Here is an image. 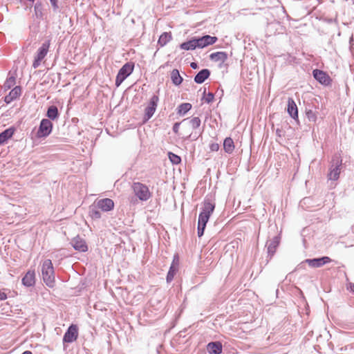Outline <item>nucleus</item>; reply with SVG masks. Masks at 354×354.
Masks as SVG:
<instances>
[{"mask_svg":"<svg viewBox=\"0 0 354 354\" xmlns=\"http://www.w3.org/2000/svg\"><path fill=\"white\" fill-rule=\"evenodd\" d=\"M215 208V204L210 201H205L202 203L201 212L198 216V236H202L204 234L205 228L207 223L208 222L211 214L213 213Z\"/></svg>","mask_w":354,"mask_h":354,"instance_id":"f257e3e1","label":"nucleus"},{"mask_svg":"<svg viewBox=\"0 0 354 354\" xmlns=\"http://www.w3.org/2000/svg\"><path fill=\"white\" fill-rule=\"evenodd\" d=\"M41 274L44 283L48 287H53L55 284L54 268L51 260L46 259L41 266Z\"/></svg>","mask_w":354,"mask_h":354,"instance_id":"f03ea898","label":"nucleus"},{"mask_svg":"<svg viewBox=\"0 0 354 354\" xmlns=\"http://www.w3.org/2000/svg\"><path fill=\"white\" fill-rule=\"evenodd\" d=\"M134 64L127 62L119 70L115 79V85L119 86L133 72Z\"/></svg>","mask_w":354,"mask_h":354,"instance_id":"7ed1b4c3","label":"nucleus"},{"mask_svg":"<svg viewBox=\"0 0 354 354\" xmlns=\"http://www.w3.org/2000/svg\"><path fill=\"white\" fill-rule=\"evenodd\" d=\"M132 189L138 199H149L151 197L149 187L141 183H133Z\"/></svg>","mask_w":354,"mask_h":354,"instance_id":"20e7f679","label":"nucleus"},{"mask_svg":"<svg viewBox=\"0 0 354 354\" xmlns=\"http://www.w3.org/2000/svg\"><path fill=\"white\" fill-rule=\"evenodd\" d=\"M342 162V159L338 156H335L333 158V162L330 168V171L329 174H328V180H336L339 178Z\"/></svg>","mask_w":354,"mask_h":354,"instance_id":"39448f33","label":"nucleus"},{"mask_svg":"<svg viewBox=\"0 0 354 354\" xmlns=\"http://www.w3.org/2000/svg\"><path fill=\"white\" fill-rule=\"evenodd\" d=\"M49 47L50 41L48 40L43 43L41 46L39 48L32 63V67L34 68H37L40 66L41 62L46 56L48 52Z\"/></svg>","mask_w":354,"mask_h":354,"instance_id":"423d86ee","label":"nucleus"},{"mask_svg":"<svg viewBox=\"0 0 354 354\" xmlns=\"http://www.w3.org/2000/svg\"><path fill=\"white\" fill-rule=\"evenodd\" d=\"M53 124L48 119H42L37 135L38 138L46 137L51 133Z\"/></svg>","mask_w":354,"mask_h":354,"instance_id":"0eeeda50","label":"nucleus"},{"mask_svg":"<svg viewBox=\"0 0 354 354\" xmlns=\"http://www.w3.org/2000/svg\"><path fill=\"white\" fill-rule=\"evenodd\" d=\"M78 336V328L76 325L72 324L68 328L63 337V342L71 343L75 341Z\"/></svg>","mask_w":354,"mask_h":354,"instance_id":"6e6552de","label":"nucleus"},{"mask_svg":"<svg viewBox=\"0 0 354 354\" xmlns=\"http://www.w3.org/2000/svg\"><path fill=\"white\" fill-rule=\"evenodd\" d=\"M332 261V259L328 257H322L316 259H306L305 262L312 268H319L322 266Z\"/></svg>","mask_w":354,"mask_h":354,"instance_id":"1a4fd4ad","label":"nucleus"},{"mask_svg":"<svg viewBox=\"0 0 354 354\" xmlns=\"http://www.w3.org/2000/svg\"><path fill=\"white\" fill-rule=\"evenodd\" d=\"M71 244L75 250L79 252H84L88 250V246L86 241L80 236L74 237L71 240Z\"/></svg>","mask_w":354,"mask_h":354,"instance_id":"9d476101","label":"nucleus"},{"mask_svg":"<svg viewBox=\"0 0 354 354\" xmlns=\"http://www.w3.org/2000/svg\"><path fill=\"white\" fill-rule=\"evenodd\" d=\"M314 78L317 80L319 83L324 85L330 84V77L324 71L318 69H315L313 71Z\"/></svg>","mask_w":354,"mask_h":354,"instance_id":"9b49d317","label":"nucleus"},{"mask_svg":"<svg viewBox=\"0 0 354 354\" xmlns=\"http://www.w3.org/2000/svg\"><path fill=\"white\" fill-rule=\"evenodd\" d=\"M158 102V97L156 95H153L151 100L149 106L145 109V115L147 116V119H149L152 117L153 115L157 103Z\"/></svg>","mask_w":354,"mask_h":354,"instance_id":"f8f14e48","label":"nucleus"},{"mask_svg":"<svg viewBox=\"0 0 354 354\" xmlns=\"http://www.w3.org/2000/svg\"><path fill=\"white\" fill-rule=\"evenodd\" d=\"M198 43V48H203L209 45L214 44L217 41L216 37H212L210 35H205L203 37L197 38Z\"/></svg>","mask_w":354,"mask_h":354,"instance_id":"ddd939ff","label":"nucleus"},{"mask_svg":"<svg viewBox=\"0 0 354 354\" xmlns=\"http://www.w3.org/2000/svg\"><path fill=\"white\" fill-rule=\"evenodd\" d=\"M22 284L26 287L33 286L35 283V270H29L26 272L21 280Z\"/></svg>","mask_w":354,"mask_h":354,"instance_id":"4468645a","label":"nucleus"},{"mask_svg":"<svg viewBox=\"0 0 354 354\" xmlns=\"http://www.w3.org/2000/svg\"><path fill=\"white\" fill-rule=\"evenodd\" d=\"M178 258L177 256H174L173 262L169 268V272L167 275V282L169 283L173 280L174 275L178 270Z\"/></svg>","mask_w":354,"mask_h":354,"instance_id":"2eb2a0df","label":"nucleus"},{"mask_svg":"<svg viewBox=\"0 0 354 354\" xmlns=\"http://www.w3.org/2000/svg\"><path fill=\"white\" fill-rule=\"evenodd\" d=\"M21 95V88L20 86H15L12 88L10 93L5 96L4 101L6 104L11 103L13 100L17 99Z\"/></svg>","mask_w":354,"mask_h":354,"instance_id":"dca6fc26","label":"nucleus"},{"mask_svg":"<svg viewBox=\"0 0 354 354\" xmlns=\"http://www.w3.org/2000/svg\"><path fill=\"white\" fill-rule=\"evenodd\" d=\"M280 242V237L275 236L272 240L267 243L268 253L272 257L276 251Z\"/></svg>","mask_w":354,"mask_h":354,"instance_id":"f3484780","label":"nucleus"},{"mask_svg":"<svg viewBox=\"0 0 354 354\" xmlns=\"http://www.w3.org/2000/svg\"><path fill=\"white\" fill-rule=\"evenodd\" d=\"M288 114L293 118H298V110L297 105L292 98H288Z\"/></svg>","mask_w":354,"mask_h":354,"instance_id":"a211bd4d","label":"nucleus"},{"mask_svg":"<svg viewBox=\"0 0 354 354\" xmlns=\"http://www.w3.org/2000/svg\"><path fill=\"white\" fill-rule=\"evenodd\" d=\"M207 349L210 354H221L222 352V344L219 342H209Z\"/></svg>","mask_w":354,"mask_h":354,"instance_id":"6ab92c4d","label":"nucleus"},{"mask_svg":"<svg viewBox=\"0 0 354 354\" xmlns=\"http://www.w3.org/2000/svg\"><path fill=\"white\" fill-rule=\"evenodd\" d=\"M209 75L210 71L208 69H203L196 75L194 82L197 84H202L209 77Z\"/></svg>","mask_w":354,"mask_h":354,"instance_id":"aec40b11","label":"nucleus"},{"mask_svg":"<svg viewBox=\"0 0 354 354\" xmlns=\"http://www.w3.org/2000/svg\"><path fill=\"white\" fill-rule=\"evenodd\" d=\"M97 206L103 212H107L112 209L114 207L113 201H97Z\"/></svg>","mask_w":354,"mask_h":354,"instance_id":"412c9836","label":"nucleus"},{"mask_svg":"<svg viewBox=\"0 0 354 354\" xmlns=\"http://www.w3.org/2000/svg\"><path fill=\"white\" fill-rule=\"evenodd\" d=\"M209 58L211 60L214 62H220L221 63H224L227 59V54L225 52H216L213 53L209 55Z\"/></svg>","mask_w":354,"mask_h":354,"instance_id":"4be33fe9","label":"nucleus"},{"mask_svg":"<svg viewBox=\"0 0 354 354\" xmlns=\"http://www.w3.org/2000/svg\"><path fill=\"white\" fill-rule=\"evenodd\" d=\"M196 48H198L197 38L192 39L180 44V48L185 50H194Z\"/></svg>","mask_w":354,"mask_h":354,"instance_id":"5701e85b","label":"nucleus"},{"mask_svg":"<svg viewBox=\"0 0 354 354\" xmlns=\"http://www.w3.org/2000/svg\"><path fill=\"white\" fill-rule=\"evenodd\" d=\"M15 133V129L10 127L0 133V145L5 143Z\"/></svg>","mask_w":354,"mask_h":354,"instance_id":"b1692460","label":"nucleus"},{"mask_svg":"<svg viewBox=\"0 0 354 354\" xmlns=\"http://www.w3.org/2000/svg\"><path fill=\"white\" fill-rule=\"evenodd\" d=\"M224 151L227 153H232L234 150V141L231 138H226L223 142Z\"/></svg>","mask_w":354,"mask_h":354,"instance_id":"393cba45","label":"nucleus"},{"mask_svg":"<svg viewBox=\"0 0 354 354\" xmlns=\"http://www.w3.org/2000/svg\"><path fill=\"white\" fill-rule=\"evenodd\" d=\"M171 80L176 86H179L183 82V77L180 75L178 69H173L171 72Z\"/></svg>","mask_w":354,"mask_h":354,"instance_id":"a878e982","label":"nucleus"},{"mask_svg":"<svg viewBox=\"0 0 354 354\" xmlns=\"http://www.w3.org/2000/svg\"><path fill=\"white\" fill-rule=\"evenodd\" d=\"M58 109L55 106H50L47 111L46 115L50 120H55L58 117Z\"/></svg>","mask_w":354,"mask_h":354,"instance_id":"bb28decb","label":"nucleus"},{"mask_svg":"<svg viewBox=\"0 0 354 354\" xmlns=\"http://www.w3.org/2000/svg\"><path fill=\"white\" fill-rule=\"evenodd\" d=\"M98 207L97 206L96 201L92 205L90 206L89 214L93 218H100L101 216L100 212L97 210Z\"/></svg>","mask_w":354,"mask_h":354,"instance_id":"cd10ccee","label":"nucleus"},{"mask_svg":"<svg viewBox=\"0 0 354 354\" xmlns=\"http://www.w3.org/2000/svg\"><path fill=\"white\" fill-rule=\"evenodd\" d=\"M171 39V35L168 32H163L159 37L158 44L161 46H165Z\"/></svg>","mask_w":354,"mask_h":354,"instance_id":"c85d7f7f","label":"nucleus"},{"mask_svg":"<svg viewBox=\"0 0 354 354\" xmlns=\"http://www.w3.org/2000/svg\"><path fill=\"white\" fill-rule=\"evenodd\" d=\"M192 109V104L190 103H183L178 107V113L179 115H185Z\"/></svg>","mask_w":354,"mask_h":354,"instance_id":"c756f323","label":"nucleus"},{"mask_svg":"<svg viewBox=\"0 0 354 354\" xmlns=\"http://www.w3.org/2000/svg\"><path fill=\"white\" fill-rule=\"evenodd\" d=\"M15 83H16L15 77L14 76H10L5 82L4 85H3L4 88L10 89L11 87L15 86Z\"/></svg>","mask_w":354,"mask_h":354,"instance_id":"7c9ffc66","label":"nucleus"},{"mask_svg":"<svg viewBox=\"0 0 354 354\" xmlns=\"http://www.w3.org/2000/svg\"><path fill=\"white\" fill-rule=\"evenodd\" d=\"M201 119L198 117H194L189 120V123L194 129L198 128L201 125Z\"/></svg>","mask_w":354,"mask_h":354,"instance_id":"2f4dec72","label":"nucleus"},{"mask_svg":"<svg viewBox=\"0 0 354 354\" xmlns=\"http://www.w3.org/2000/svg\"><path fill=\"white\" fill-rule=\"evenodd\" d=\"M306 117L310 122H315L317 120V114L312 110L306 112Z\"/></svg>","mask_w":354,"mask_h":354,"instance_id":"473e14b6","label":"nucleus"},{"mask_svg":"<svg viewBox=\"0 0 354 354\" xmlns=\"http://www.w3.org/2000/svg\"><path fill=\"white\" fill-rule=\"evenodd\" d=\"M168 155H169V158L172 163L177 165L180 162L181 159L178 156L176 155L171 152H169Z\"/></svg>","mask_w":354,"mask_h":354,"instance_id":"72a5a7b5","label":"nucleus"},{"mask_svg":"<svg viewBox=\"0 0 354 354\" xmlns=\"http://www.w3.org/2000/svg\"><path fill=\"white\" fill-rule=\"evenodd\" d=\"M214 96L212 93H208L205 97H203V99H205V102L209 104L214 100Z\"/></svg>","mask_w":354,"mask_h":354,"instance_id":"f704fd0d","label":"nucleus"},{"mask_svg":"<svg viewBox=\"0 0 354 354\" xmlns=\"http://www.w3.org/2000/svg\"><path fill=\"white\" fill-rule=\"evenodd\" d=\"M209 149L212 151H217L219 149L218 143H212L209 145Z\"/></svg>","mask_w":354,"mask_h":354,"instance_id":"c9c22d12","label":"nucleus"},{"mask_svg":"<svg viewBox=\"0 0 354 354\" xmlns=\"http://www.w3.org/2000/svg\"><path fill=\"white\" fill-rule=\"evenodd\" d=\"M180 123H179V122H176L174 124V126H173V131L175 133H177L178 132V130H179V128H180Z\"/></svg>","mask_w":354,"mask_h":354,"instance_id":"e433bc0d","label":"nucleus"},{"mask_svg":"<svg viewBox=\"0 0 354 354\" xmlns=\"http://www.w3.org/2000/svg\"><path fill=\"white\" fill-rule=\"evenodd\" d=\"M8 298L5 292L0 290V301H4Z\"/></svg>","mask_w":354,"mask_h":354,"instance_id":"4c0bfd02","label":"nucleus"},{"mask_svg":"<svg viewBox=\"0 0 354 354\" xmlns=\"http://www.w3.org/2000/svg\"><path fill=\"white\" fill-rule=\"evenodd\" d=\"M190 66L193 68V69H196L198 68V64L196 62H192L190 64Z\"/></svg>","mask_w":354,"mask_h":354,"instance_id":"58836bf2","label":"nucleus"},{"mask_svg":"<svg viewBox=\"0 0 354 354\" xmlns=\"http://www.w3.org/2000/svg\"><path fill=\"white\" fill-rule=\"evenodd\" d=\"M349 288L350 290L354 293V283H350Z\"/></svg>","mask_w":354,"mask_h":354,"instance_id":"ea45409f","label":"nucleus"},{"mask_svg":"<svg viewBox=\"0 0 354 354\" xmlns=\"http://www.w3.org/2000/svg\"><path fill=\"white\" fill-rule=\"evenodd\" d=\"M22 354H32L31 351H24V353H22Z\"/></svg>","mask_w":354,"mask_h":354,"instance_id":"a19ab883","label":"nucleus"},{"mask_svg":"<svg viewBox=\"0 0 354 354\" xmlns=\"http://www.w3.org/2000/svg\"><path fill=\"white\" fill-rule=\"evenodd\" d=\"M50 2H51L53 5H55V1H56V0H50Z\"/></svg>","mask_w":354,"mask_h":354,"instance_id":"79ce46f5","label":"nucleus"},{"mask_svg":"<svg viewBox=\"0 0 354 354\" xmlns=\"http://www.w3.org/2000/svg\"><path fill=\"white\" fill-rule=\"evenodd\" d=\"M277 133L278 135H279V134H280V132H279V129H277Z\"/></svg>","mask_w":354,"mask_h":354,"instance_id":"37998d69","label":"nucleus"},{"mask_svg":"<svg viewBox=\"0 0 354 354\" xmlns=\"http://www.w3.org/2000/svg\"><path fill=\"white\" fill-rule=\"evenodd\" d=\"M277 133L278 135H279V134H280V132H279V129H277Z\"/></svg>","mask_w":354,"mask_h":354,"instance_id":"c03bdc74","label":"nucleus"},{"mask_svg":"<svg viewBox=\"0 0 354 354\" xmlns=\"http://www.w3.org/2000/svg\"><path fill=\"white\" fill-rule=\"evenodd\" d=\"M205 91H206V89L205 88V90L203 91V95H205Z\"/></svg>","mask_w":354,"mask_h":354,"instance_id":"a18cd8bd","label":"nucleus"}]
</instances>
